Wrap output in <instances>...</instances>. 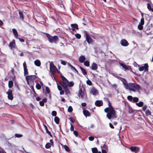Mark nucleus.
<instances>
[{
	"mask_svg": "<svg viewBox=\"0 0 153 153\" xmlns=\"http://www.w3.org/2000/svg\"><path fill=\"white\" fill-rule=\"evenodd\" d=\"M107 102L108 107L106 108L104 110V111L107 113L106 117L109 120L111 118H114L117 117L115 111L113 107L112 106L111 103L109 100H108Z\"/></svg>",
	"mask_w": 153,
	"mask_h": 153,
	"instance_id": "obj_1",
	"label": "nucleus"
},
{
	"mask_svg": "<svg viewBox=\"0 0 153 153\" xmlns=\"http://www.w3.org/2000/svg\"><path fill=\"white\" fill-rule=\"evenodd\" d=\"M121 80L123 82L126 89H128L130 91L135 92L136 90L138 91L140 88V86L136 83H130L128 84L126 82V80L123 78H121Z\"/></svg>",
	"mask_w": 153,
	"mask_h": 153,
	"instance_id": "obj_2",
	"label": "nucleus"
},
{
	"mask_svg": "<svg viewBox=\"0 0 153 153\" xmlns=\"http://www.w3.org/2000/svg\"><path fill=\"white\" fill-rule=\"evenodd\" d=\"M46 35L50 42L56 43L59 41V38L57 36H52L48 33H46Z\"/></svg>",
	"mask_w": 153,
	"mask_h": 153,
	"instance_id": "obj_3",
	"label": "nucleus"
},
{
	"mask_svg": "<svg viewBox=\"0 0 153 153\" xmlns=\"http://www.w3.org/2000/svg\"><path fill=\"white\" fill-rule=\"evenodd\" d=\"M50 70L51 73L53 74L56 71H58V70L55 66L54 65L52 62L50 63Z\"/></svg>",
	"mask_w": 153,
	"mask_h": 153,
	"instance_id": "obj_4",
	"label": "nucleus"
},
{
	"mask_svg": "<svg viewBox=\"0 0 153 153\" xmlns=\"http://www.w3.org/2000/svg\"><path fill=\"white\" fill-rule=\"evenodd\" d=\"M59 84L61 85L62 87H63L64 90L65 94L66 95H68V94H69L70 93V91L68 87L66 86V85H64L62 84V82H59Z\"/></svg>",
	"mask_w": 153,
	"mask_h": 153,
	"instance_id": "obj_5",
	"label": "nucleus"
},
{
	"mask_svg": "<svg viewBox=\"0 0 153 153\" xmlns=\"http://www.w3.org/2000/svg\"><path fill=\"white\" fill-rule=\"evenodd\" d=\"M62 83V84L64 85H66V86H68L69 87H72L74 85V83L72 82L71 81L70 82H69L66 79V80H65L64 82H61Z\"/></svg>",
	"mask_w": 153,
	"mask_h": 153,
	"instance_id": "obj_6",
	"label": "nucleus"
},
{
	"mask_svg": "<svg viewBox=\"0 0 153 153\" xmlns=\"http://www.w3.org/2000/svg\"><path fill=\"white\" fill-rule=\"evenodd\" d=\"M148 65L146 63L144 64V66H142L139 68V70L140 71H143L144 70L146 72H148L149 70Z\"/></svg>",
	"mask_w": 153,
	"mask_h": 153,
	"instance_id": "obj_7",
	"label": "nucleus"
},
{
	"mask_svg": "<svg viewBox=\"0 0 153 153\" xmlns=\"http://www.w3.org/2000/svg\"><path fill=\"white\" fill-rule=\"evenodd\" d=\"M6 94L8 95L7 97L9 100H12L13 99L12 91L11 89H9L8 91L6 92Z\"/></svg>",
	"mask_w": 153,
	"mask_h": 153,
	"instance_id": "obj_8",
	"label": "nucleus"
},
{
	"mask_svg": "<svg viewBox=\"0 0 153 153\" xmlns=\"http://www.w3.org/2000/svg\"><path fill=\"white\" fill-rule=\"evenodd\" d=\"M83 90L82 88L79 89L78 96L79 97H81L82 98H83L85 95L84 91L85 90V88L83 87Z\"/></svg>",
	"mask_w": 153,
	"mask_h": 153,
	"instance_id": "obj_9",
	"label": "nucleus"
},
{
	"mask_svg": "<svg viewBox=\"0 0 153 153\" xmlns=\"http://www.w3.org/2000/svg\"><path fill=\"white\" fill-rule=\"evenodd\" d=\"M37 77V76L35 75H28L26 76V79L27 81L28 80L33 81Z\"/></svg>",
	"mask_w": 153,
	"mask_h": 153,
	"instance_id": "obj_10",
	"label": "nucleus"
},
{
	"mask_svg": "<svg viewBox=\"0 0 153 153\" xmlns=\"http://www.w3.org/2000/svg\"><path fill=\"white\" fill-rule=\"evenodd\" d=\"M85 35L86 36V40L87 42L90 44L92 43L93 41L92 39L88 34V33H86Z\"/></svg>",
	"mask_w": 153,
	"mask_h": 153,
	"instance_id": "obj_11",
	"label": "nucleus"
},
{
	"mask_svg": "<svg viewBox=\"0 0 153 153\" xmlns=\"http://www.w3.org/2000/svg\"><path fill=\"white\" fill-rule=\"evenodd\" d=\"M129 149L132 152H134L135 153H137L139 151V148L138 147L135 146H131Z\"/></svg>",
	"mask_w": 153,
	"mask_h": 153,
	"instance_id": "obj_12",
	"label": "nucleus"
},
{
	"mask_svg": "<svg viewBox=\"0 0 153 153\" xmlns=\"http://www.w3.org/2000/svg\"><path fill=\"white\" fill-rule=\"evenodd\" d=\"M95 104L97 106L100 107L103 105V102L102 100H98L95 101Z\"/></svg>",
	"mask_w": 153,
	"mask_h": 153,
	"instance_id": "obj_13",
	"label": "nucleus"
},
{
	"mask_svg": "<svg viewBox=\"0 0 153 153\" xmlns=\"http://www.w3.org/2000/svg\"><path fill=\"white\" fill-rule=\"evenodd\" d=\"M120 43L123 46H127L129 45V43L125 39L121 40L120 42Z\"/></svg>",
	"mask_w": 153,
	"mask_h": 153,
	"instance_id": "obj_14",
	"label": "nucleus"
},
{
	"mask_svg": "<svg viewBox=\"0 0 153 153\" xmlns=\"http://www.w3.org/2000/svg\"><path fill=\"white\" fill-rule=\"evenodd\" d=\"M16 45L15 41L13 39L12 41L9 43V46L11 49L15 48Z\"/></svg>",
	"mask_w": 153,
	"mask_h": 153,
	"instance_id": "obj_15",
	"label": "nucleus"
},
{
	"mask_svg": "<svg viewBox=\"0 0 153 153\" xmlns=\"http://www.w3.org/2000/svg\"><path fill=\"white\" fill-rule=\"evenodd\" d=\"M91 68L93 70H96L98 68L97 64L95 63H93L91 66Z\"/></svg>",
	"mask_w": 153,
	"mask_h": 153,
	"instance_id": "obj_16",
	"label": "nucleus"
},
{
	"mask_svg": "<svg viewBox=\"0 0 153 153\" xmlns=\"http://www.w3.org/2000/svg\"><path fill=\"white\" fill-rule=\"evenodd\" d=\"M18 11L19 12L20 18L21 19L22 21H23L24 19V17L23 12L22 11L20 10H19Z\"/></svg>",
	"mask_w": 153,
	"mask_h": 153,
	"instance_id": "obj_17",
	"label": "nucleus"
},
{
	"mask_svg": "<svg viewBox=\"0 0 153 153\" xmlns=\"http://www.w3.org/2000/svg\"><path fill=\"white\" fill-rule=\"evenodd\" d=\"M71 26L72 28V30L73 31L75 30V29L76 30L79 29L78 25L77 24H71Z\"/></svg>",
	"mask_w": 153,
	"mask_h": 153,
	"instance_id": "obj_18",
	"label": "nucleus"
},
{
	"mask_svg": "<svg viewBox=\"0 0 153 153\" xmlns=\"http://www.w3.org/2000/svg\"><path fill=\"white\" fill-rule=\"evenodd\" d=\"M83 112L84 115L86 117L87 116L89 117L91 116L90 113L88 110H84Z\"/></svg>",
	"mask_w": 153,
	"mask_h": 153,
	"instance_id": "obj_19",
	"label": "nucleus"
},
{
	"mask_svg": "<svg viewBox=\"0 0 153 153\" xmlns=\"http://www.w3.org/2000/svg\"><path fill=\"white\" fill-rule=\"evenodd\" d=\"M85 58L84 56H81L79 57V60L80 63H83L84 62L85 60Z\"/></svg>",
	"mask_w": 153,
	"mask_h": 153,
	"instance_id": "obj_20",
	"label": "nucleus"
},
{
	"mask_svg": "<svg viewBox=\"0 0 153 153\" xmlns=\"http://www.w3.org/2000/svg\"><path fill=\"white\" fill-rule=\"evenodd\" d=\"M12 30L13 34L16 38H17L18 36V33L16 29L14 28L12 29Z\"/></svg>",
	"mask_w": 153,
	"mask_h": 153,
	"instance_id": "obj_21",
	"label": "nucleus"
},
{
	"mask_svg": "<svg viewBox=\"0 0 153 153\" xmlns=\"http://www.w3.org/2000/svg\"><path fill=\"white\" fill-rule=\"evenodd\" d=\"M47 102V99L46 98L42 100V101L39 102V105L41 106H43L44 105L45 102Z\"/></svg>",
	"mask_w": 153,
	"mask_h": 153,
	"instance_id": "obj_22",
	"label": "nucleus"
},
{
	"mask_svg": "<svg viewBox=\"0 0 153 153\" xmlns=\"http://www.w3.org/2000/svg\"><path fill=\"white\" fill-rule=\"evenodd\" d=\"M44 126L46 131V132L51 137H52V135L51 134V132L48 131L47 126L44 124Z\"/></svg>",
	"mask_w": 153,
	"mask_h": 153,
	"instance_id": "obj_23",
	"label": "nucleus"
},
{
	"mask_svg": "<svg viewBox=\"0 0 153 153\" xmlns=\"http://www.w3.org/2000/svg\"><path fill=\"white\" fill-rule=\"evenodd\" d=\"M91 93L94 95H96L97 93V90L95 88H93L91 91Z\"/></svg>",
	"mask_w": 153,
	"mask_h": 153,
	"instance_id": "obj_24",
	"label": "nucleus"
},
{
	"mask_svg": "<svg viewBox=\"0 0 153 153\" xmlns=\"http://www.w3.org/2000/svg\"><path fill=\"white\" fill-rule=\"evenodd\" d=\"M79 68L81 70L82 72L84 75H85L87 74V72L85 69L81 66L79 67Z\"/></svg>",
	"mask_w": 153,
	"mask_h": 153,
	"instance_id": "obj_25",
	"label": "nucleus"
},
{
	"mask_svg": "<svg viewBox=\"0 0 153 153\" xmlns=\"http://www.w3.org/2000/svg\"><path fill=\"white\" fill-rule=\"evenodd\" d=\"M34 64L35 65L38 67L40 66L41 63L40 60H36L34 62Z\"/></svg>",
	"mask_w": 153,
	"mask_h": 153,
	"instance_id": "obj_26",
	"label": "nucleus"
},
{
	"mask_svg": "<svg viewBox=\"0 0 153 153\" xmlns=\"http://www.w3.org/2000/svg\"><path fill=\"white\" fill-rule=\"evenodd\" d=\"M147 7L148 10L150 11H152L153 12V8H152L151 7V5L149 3H148L147 4Z\"/></svg>",
	"mask_w": 153,
	"mask_h": 153,
	"instance_id": "obj_27",
	"label": "nucleus"
},
{
	"mask_svg": "<svg viewBox=\"0 0 153 153\" xmlns=\"http://www.w3.org/2000/svg\"><path fill=\"white\" fill-rule=\"evenodd\" d=\"M13 85V82L12 81L10 80L8 82V87L9 88H11Z\"/></svg>",
	"mask_w": 153,
	"mask_h": 153,
	"instance_id": "obj_28",
	"label": "nucleus"
},
{
	"mask_svg": "<svg viewBox=\"0 0 153 153\" xmlns=\"http://www.w3.org/2000/svg\"><path fill=\"white\" fill-rule=\"evenodd\" d=\"M120 65L125 70H127L128 69V67L126 65L124 64L123 63H120Z\"/></svg>",
	"mask_w": 153,
	"mask_h": 153,
	"instance_id": "obj_29",
	"label": "nucleus"
},
{
	"mask_svg": "<svg viewBox=\"0 0 153 153\" xmlns=\"http://www.w3.org/2000/svg\"><path fill=\"white\" fill-rule=\"evenodd\" d=\"M54 121L56 123L58 124L59 122V119L57 117H55L54 118Z\"/></svg>",
	"mask_w": 153,
	"mask_h": 153,
	"instance_id": "obj_30",
	"label": "nucleus"
},
{
	"mask_svg": "<svg viewBox=\"0 0 153 153\" xmlns=\"http://www.w3.org/2000/svg\"><path fill=\"white\" fill-rule=\"evenodd\" d=\"M145 114L146 116H150L151 115V112L148 109L145 111Z\"/></svg>",
	"mask_w": 153,
	"mask_h": 153,
	"instance_id": "obj_31",
	"label": "nucleus"
},
{
	"mask_svg": "<svg viewBox=\"0 0 153 153\" xmlns=\"http://www.w3.org/2000/svg\"><path fill=\"white\" fill-rule=\"evenodd\" d=\"M30 88L32 90V91L34 95V97H36L37 96V94L34 88V87L33 86H30Z\"/></svg>",
	"mask_w": 153,
	"mask_h": 153,
	"instance_id": "obj_32",
	"label": "nucleus"
},
{
	"mask_svg": "<svg viewBox=\"0 0 153 153\" xmlns=\"http://www.w3.org/2000/svg\"><path fill=\"white\" fill-rule=\"evenodd\" d=\"M51 146V143H47L45 145V148L48 149L50 148Z\"/></svg>",
	"mask_w": 153,
	"mask_h": 153,
	"instance_id": "obj_33",
	"label": "nucleus"
},
{
	"mask_svg": "<svg viewBox=\"0 0 153 153\" xmlns=\"http://www.w3.org/2000/svg\"><path fill=\"white\" fill-rule=\"evenodd\" d=\"M68 65L71 68V69L73 70H74L75 71H76L77 73H78V71L73 66H72L71 64H69Z\"/></svg>",
	"mask_w": 153,
	"mask_h": 153,
	"instance_id": "obj_34",
	"label": "nucleus"
},
{
	"mask_svg": "<svg viewBox=\"0 0 153 153\" xmlns=\"http://www.w3.org/2000/svg\"><path fill=\"white\" fill-rule=\"evenodd\" d=\"M143 102H140L138 103H136V105L138 107H141L143 106Z\"/></svg>",
	"mask_w": 153,
	"mask_h": 153,
	"instance_id": "obj_35",
	"label": "nucleus"
},
{
	"mask_svg": "<svg viewBox=\"0 0 153 153\" xmlns=\"http://www.w3.org/2000/svg\"><path fill=\"white\" fill-rule=\"evenodd\" d=\"M92 151L93 153H97L98 152V150L97 148L94 147L92 149Z\"/></svg>",
	"mask_w": 153,
	"mask_h": 153,
	"instance_id": "obj_36",
	"label": "nucleus"
},
{
	"mask_svg": "<svg viewBox=\"0 0 153 153\" xmlns=\"http://www.w3.org/2000/svg\"><path fill=\"white\" fill-rule=\"evenodd\" d=\"M143 25H142L141 24H139L137 26L138 29L140 30H142L143 29Z\"/></svg>",
	"mask_w": 153,
	"mask_h": 153,
	"instance_id": "obj_37",
	"label": "nucleus"
},
{
	"mask_svg": "<svg viewBox=\"0 0 153 153\" xmlns=\"http://www.w3.org/2000/svg\"><path fill=\"white\" fill-rule=\"evenodd\" d=\"M134 110L131 107H128V113H133L134 112Z\"/></svg>",
	"mask_w": 153,
	"mask_h": 153,
	"instance_id": "obj_38",
	"label": "nucleus"
},
{
	"mask_svg": "<svg viewBox=\"0 0 153 153\" xmlns=\"http://www.w3.org/2000/svg\"><path fill=\"white\" fill-rule=\"evenodd\" d=\"M50 91L49 88L48 87H45V92L46 94L50 93Z\"/></svg>",
	"mask_w": 153,
	"mask_h": 153,
	"instance_id": "obj_39",
	"label": "nucleus"
},
{
	"mask_svg": "<svg viewBox=\"0 0 153 153\" xmlns=\"http://www.w3.org/2000/svg\"><path fill=\"white\" fill-rule=\"evenodd\" d=\"M84 65L87 67H89L90 66V63L88 61H86L84 62Z\"/></svg>",
	"mask_w": 153,
	"mask_h": 153,
	"instance_id": "obj_40",
	"label": "nucleus"
},
{
	"mask_svg": "<svg viewBox=\"0 0 153 153\" xmlns=\"http://www.w3.org/2000/svg\"><path fill=\"white\" fill-rule=\"evenodd\" d=\"M36 87L37 89L40 90L41 88V85L39 83H37Z\"/></svg>",
	"mask_w": 153,
	"mask_h": 153,
	"instance_id": "obj_41",
	"label": "nucleus"
},
{
	"mask_svg": "<svg viewBox=\"0 0 153 153\" xmlns=\"http://www.w3.org/2000/svg\"><path fill=\"white\" fill-rule=\"evenodd\" d=\"M64 148L65 149V150L67 152H69L70 151L69 148L67 145H65L64 146Z\"/></svg>",
	"mask_w": 153,
	"mask_h": 153,
	"instance_id": "obj_42",
	"label": "nucleus"
},
{
	"mask_svg": "<svg viewBox=\"0 0 153 153\" xmlns=\"http://www.w3.org/2000/svg\"><path fill=\"white\" fill-rule=\"evenodd\" d=\"M139 99L136 97H134L132 99V102H135L138 101Z\"/></svg>",
	"mask_w": 153,
	"mask_h": 153,
	"instance_id": "obj_43",
	"label": "nucleus"
},
{
	"mask_svg": "<svg viewBox=\"0 0 153 153\" xmlns=\"http://www.w3.org/2000/svg\"><path fill=\"white\" fill-rule=\"evenodd\" d=\"M127 99L130 102H132L133 97L131 96H128L127 97Z\"/></svg>",
	"mask_w": 153,
	"mask_h": 153,
	"instance_id": "obj_44",
	"label": "nucleus"
},
{
	"mask_svg": "<svg viewBox=\"0 0 153 153\" xmlns=\"http://www.w3.org/2000/svg\"><path fill=\"white\" fill-rule=\"evenodd\" d=\"M73 110V109L72 107L71 106H69L68 109V111L69 112H71Z\"/></svg>",
	"mask_w": 153,
	"mask_h": 153,
	"instance_id": "obj_45",
	"label": "nucleus"
},
{
	"mask_svg": "<svg viewBox=\"0 0 153 153\" xmlns=\"http://www.w3.org/2000/svg\"><path fill=\"white\" fill-rule=\"evenodd\" d=\"M60 76L63 81L62 82H64L65 80H66L67 79L64 76L62 75L61 73H60Z\"/></svg>",
	"mask_w": 153,
	"mask_h": 153,
	"instance_id": "obj_46",
	"label": "nucleus"
},
{
	"mask_svg": "<svg viewBox=\"0 0 153 153\" xmlns=\"http://www.w3.org/2000/svg\"><path fill=\"white\" fill-rule=\"evenodd\" d=\"M144 18H143V17H142V18L141 19L140 22V24H141L142 25H143L144 24Z\"/></svg>",
	"mask_w": 153,
	"mask_h": 153,
	"instance_id": "obj_47",
	"label": "nucleus"
},
{
	"mask_svg": "<svg viewBox=\"0 0 153 153\" xmlns=\"http://www.w3.org/2000/svg\"><path fill=\"white\" fill-rule=\"evenodd\" d=\"M76 37L78 39H80L81 37V36L80 34L79 33H76L75 34Z\"/></svg>",
	"mask_w": 153,
	"mask_h": 153,
	"instance_id": "obj_48",
	"label": "nucleus"
},
{
	"mask_svg": "<svg viewBox=\"0 0 153 153\" xmlns=\"http://www.w3.org/2000/svg\"><path fill=\"white\" fill-rule=\"evenodd\" d=\"M28 74V72L27 68L24 69V74L25 75H27Z\"/></svg>",
	"mask_w": 153,
	"mask_h": 153,
	"instance_id": "obj_49",
	"label": "nucleus"
},
{
	"mask_svg": "<svg viewBox=\"0 0 153 153\" xmlns=\"http://www.w3.org/2000/svg\"><path fill=\"white\" fill-rule=\"evenodd\" d=\"M15 137L18 138L21 137L22 136V135L18 134H15Z\"/></svg>",
	"mask_w": 153,
	"mask_h": 153,
	"instance_id": "obj_50",
	"label": "nucleus"
},
{
	"mask_svg": "<svg viewBox=\"0 0 153 153\" xmlns=\"http://www.w3.org/2000/svg\"><path fill=\"white\" fill-rule=\"evenodd\" d=\"M86 83H87V84L89 85H92V82H91V81L90 80H88L87 81H86Z\"/></svg>",
	"mask_w": 153,
	"mask_h": 153,
	"instance_id": "obj_51",
	"label": "nucleus"
},
{
	"mask_svg": "<svg viewBox=\"0 0 153 153\" xmlns=\"http://www.w3.org/2000/svg\"><path fill=\"white\" fill-rule=\"evenodd\" d=\"M73 133L75 135V136L76 137H77L78 135V133L77 131L76 130L74 131Z\"/></svg>",
	"mask_w": 153,
	"mask_h": 153,
	"instance_id": "obj_52",
	"label": "nucleus"
},
{
	"mask_svg": "<svg viewBox=\"0 0 153 153\" xmlns=\"http://www.w3.org/2000/svg\"><path fill=\"white\" fill-rule=\"evenodd\" d=\"M52 114L53 116H56L57 114V112L56 111H53L52 112Z\"/></svg>",
	"mask_w": 153,
	"mask_h": 153,
	"instance_id": "obj_53",
	"label": "nucleus"
},
{
	"mask_svg": "<svg viewBox=\"0 0 153 153\" xmlns=\"http://www.w3.org/2000/svg\"><path fill=\"white\" fill-rule=\"evenodd\" d=\"M57 88H58V90L59 91H60L61 90H62V86L61 85H59L58 84H57Z\"/></svg>",
	"mask_w": 153,
	"mask_h": 153,
	"instance_id": "obj_54",
	"label": "nucleus"
},
{
	"mask_svg": "<svg viewBox=\"0 0 153 153\" xmlns=\"http://www.w3.org/2000/svg\"><path fill=\"white\" fill-rule=\"evenodd\" d=\"M88 139L91 141H93L94 139V137L93 136H90L88 137Z\"/></svg>",
	"mask_w": 153,
	"mask_h": 153,
	"instance_id": "obj_55",
	"label": "nucleus"
},
{
	"mask_svg": "<svg viewBox=\"0 0 153 153\" xmlns=\"http://www.w3.org/2000/svg\"><path fill=\"white\" fill-rule=\"evenodd\" d=\"M147 107L146 105H144L142 108V110L143 111H145Z\"/></svg>",
	"mask_w": 153,
	"mask_h": 153,
	"instance_id": "obj_56",
	"label": "nucleus"
},
{
	"mask_svg": "<svg viewBox=\"0 0 153 153\" xmlns=\"http://www.w3.org/2000/svg\"><path fill=\"white\" fill-rule=\"evenodd\" d=\"M71 126L70 128V130L71 131H73L74 130V126L71 123Z\"/></svg>",
	"mask_w": 153,
	"mask_h": 153,
	"instance_id": "obj_57",
	"label": "nucleus"
},
{
	"mask_svg": "<svg viewBox=\"0 0 153 153\" xmlns=\"http://www.w3.org/2000/svg\"><path fill=\"white\" fill-rule=\"evenodd\" d=\"M60 91V95H63L64 93V90H63L62 89V90H61L60 91Z\"/></svg>",
	"mask_w": 153,
	"mask_h": 153,
	"instance_id": "obj_58",
	"label": "nucleus"
},
{
	"mask_svg": "<svg viewBox=\"0 0 153 153\" xmlns=\"http://www.w3.org/2000/svg\"><path fill=\"white\" fill-rule=\"evenodd\" d=\"M19 39V41L22 42H25L24 40L22 38H20L19 37H18L17 38Z\"/></svg>",
	"mask_w": 153,
	"mask_h": 153,
	"instance_id": "obj_59",
	"label": "nucleus"
},
{
	"mask_svg": "<svg viewBox=\"0 0 153 153\" xmlns=\"http://www.w3.org/2000/svg\"><path fill=\"white\" fill-rule=\"evenodd\" d=\"M69 119L70 120V121L72 123H74V122L75 121V120L71 117H70V118H69Z\"/></svg>",
	"mask_w": 153,
	"mask_h": 153,
	"instance_id": "obj_60",
	"label": "nucleus"
},
{
	"mask_svg": "<svg viewBox=\"0 0 153 153\" xmlns=\"http://www.w3.org/2000/svg\"><path fill=\"white\" fill-rule=\"evenodd\" d=\"M23 66L24 69L27 68L26 64V62L25 61L23 63Z\"/></svg>",
	"mask_w": 153,
	"mask_h": 153,
	"instance_id": "obj_61",
	"label": "nucleus"
},
{
	"mask_svg": "<svg viewBox=\"0 0 153 153\" xmlns=\"http://www.w3.org/2000/svg\"><path fill=\"white\" fill-rule=\"evenodd\" d=\"M109 126L112 129H113L114 128V127L113 125L111 123H109Z\"/></svg>",
	"mask_w": 153,
	"mask_h": 153,
	"instance_id": "obj_62",
	"label": "nucleus"
},
{
	"mask_svg": "<svg viewBox=\"0 0 153 153\" xmlns=\"http://www.w3.org/2000/svg\"><path fill=\"white\" fill-rule=\"evenodd\" d=\"M61 63L62 64V65H66V62H65V61H63V60H62V61H61Z\"/></svg>",
	"mask_w": 153,
	"mask_h": 153,
	"instance_id": "obj_63",
	"label": "nucleus"
},
{
	"mask_svg": "<svg viewBox=\"0 0 153 153\" xmlns=\"http://www.w3.org/2000/svg\"><path fill=\"white\" fill-rule=\"evenodd\" d=\"M102 153H107L106 151L104 149H102Z\"/></svg>",
	"mask_w": 153,
	"mask_h": 153,
	"instance_id": "obj_64",
	"label": "nucleus"
}]
</instances>
